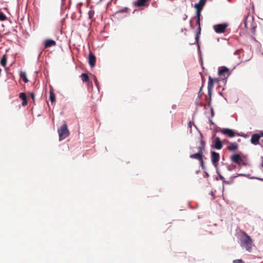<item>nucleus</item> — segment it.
Instances as JSON below:
<instances>
[{
  "mask_svg": "<svg viewBox=\"0 0 263 263\" xmlns=\"http://www.w3.org/2000/svg\"><path fill=\"white\" fill-rule=\"evenodd\" d=\"M200 135V145L198 147V152L197 153L192 154L190 156V157L192 159H195L199 160H201V158L203 157V151L205 148V142L203 140V136L201 133Z\"/></svg>",
  "mask_w": 263,
  "mask_h": 263,
  "instance_id": "f03ea898",
  "label": "nucleus"
},
{
  "mask_svg": "<svg viewBox=\"0 0 263 263\" xmlns=\"http://www.w3.org/2000/svg\"><path fill=\"white\" fill-rule=\"evenodd\" d=\"M65 0H61V5L63 6L65 4Z\"/></svg>",
  "mask_w": 263,
  "mask_h": 263,
  "instance_id": "7c9ffc66",
  "label": "nucleus"
},
{
  "mask_svg": "<svg viewBox=\"0 0 263 263\" xmlns=\"http://www.w3.org/2000/svg\"><path fill=\"white\" fill-rule=\"evenodd\" d=\"M223 182L224 183H225V184H230V182L229 181H225V180H224V181H223Z\"/></svg>",
  "mask_w": 263,
  "mask_h": 263,
  "instance_id": "2f4dec72",
  "label": "nucleus"
},
{
  "mask_svg": "<svg viewBox=\"0 0 263 263\" xmlns=\"http://www.w3.org/2000/svg\"><path fill=\"white\" fill-rule=\"evenodd\" d=\"M128 9L127 8H124V9H120L118 10L117 13H123V12H127Z\"/></svg>",
  "mask_w": 263,
  "mask_h": 263,
  "instance_id": "b1692460",
  "label": "nucleus"
},
{
  "mask_svg": "<svg viewBox=\"0 0 263 263\" xmlns=\"http://www.w3.org/2000/svg\"><path fill=\"white\" fill-rule=\"evenodd\" d=\"M189 126L190 127H192V122L191 121L189 122Z\"/></svg>",
  "mask_w": 263,
  "mask_h": 263,
  "instance_id": "473e14b6",
  "label": "nucleus"
},
{
  "mask_svg": "<svg viewBox=\"0 0 263 263\" xmlns=\"http://www.w3.org/2000/svg\"><path fill=\"white\" fill-rule=\"evenodd\" d=\"M7 18L6 15L2 12L0 11V21H5Z\"/></svg>",
  "mask_w": 263,
  "mask_h": 263,
  "instance_id": "4be33fe9",
  "label": "nucleus"
},
{
  "mask_svg": "<svg viewBox=\"0 0 263 263\" xmlns=\"http://www.w3.org/2000/svg\"><path fill=\"white\" fill-rule=\"evenodd\" d=\"M219 178L221 180H222L223 181H224V178L222 176L220 175Z\"/></svg>",
  "mask_w": 263,
  "mask_h": 263,
  "instance_id": "c756f323",
  "label": "nucleus"
},
{
  "mask_svg": "<svg viewBox=\"0 0 263 263\" xmlns=\"http://www.w3.org/2000/svg\"><path fill=\"white\" fill-rule=\"evenodd\" d=\"M49 99H50V100L51 101V102H52V103L55 102V94L53 92V91L51 90H50V97H49Z\"/></svg>",
  "mask_w": 263,
  "mask_h": 263,
  "instance_id": "6ab92c4d",
  "label": "nucleus"
},
{
  "mask_svg": "<svg viewBox=\"0 0 263 263\" xmlns=\"http://www.w3.org/2000/svg\"><path fill=\"white\" fill-rule=\"evenodd\" d=\"M214 86V81L213 79L211 78V77H209V82L208 84V95H209V102L208 103L209 105H210L211 101V96L212 93V90Z\"/></svg>",
  "mask_w": 263,
  "mask_h": 263,
  "instance_id": "39448f33",
  "label": "nucleus"
},
{
  "mask_svg": "<svg viewBox=\"0 0 263 263\" xmlns=\"http://www.w3.org/2000/svg\"><path fill=\"white\" fill-rule=\"evenodd\" d=\"M228 27L227 24H220L213 26L215 31L218 33H224Z\"/></svg>",
  "mask_w": 263,
  "mask_h": 263,
  "instance_id": "20e7f679",
  "label": "nucleus"
},
{
  "mask_svg": "<svg viewBox=\"0 0 263 263\" xmlns=\"http://www.w3.org/2000/svg\"><path fill=\"white\" fill-rule=\"evenodd\" d=\"M210 123H211V124H214V123L211 120L210 121Z\"/></svg>",
  "mask_w": 263,
  "mask_h": 263,
  "instance_id": "4c0bfd02",
  "label": "nucleus"
},
{
  "mask_svg": "<svg viewBox=\"0 0 263 263\" xmlns=\"http://www.w3.org/2000/svg\"><path fill=\"white\" fill-rule=\"evenodd\" d=\"M240 244L241 247L247 251L251 252L253 246V241L251 237L245 232L240 238Z\"/></svg>",
  "mask_w": 263,
  "mask_h": 263,
  "instance_id": "f257e3e1",
  "label": "nucleus"
},
{
  "mask_svg": "<svg viewBox=\"0 0 263 263\" xmlns=\"http://www.w3.org/2000/svg\"><path fill=\"white\" fill-rule=\"evenodd\" d=\"M233 263H245V262L242 259H239L234 260Z\"/></svg>",
  "mask_w": 263,
  "mask_h": 263,
  "instance_id": "393cba45",
  "label": "nucleus"
},
{
  "mask_svg": "<svg viewBox=\"0 0 263 263\" xmlns=\"http://www.w3.org/2000/svg\"><path fill=\"white\" fill-rule=\"evenodd\" d=\"M199 161L200 162L201 166L203 167V164H204V162H203V157L201 158V160L200 159Z\"/></svg>",
  "mask_w": 263,
  "mask_h": 263,
  "instance_id": "cd10ccee",
  "label": "nucleus"
},
{
  "mask_svg": "<svg viewBox=\"0 0 263 263\" xmlns=\"http://www.w3.org/2000/svg\"><path fill=\"white\" fill-rule=\"evenodd\" d=\"M58 132L60 141L65 139L69 135V132L66 123H64L60 128L58 129Z\"/></svg>",
  "mask_w": 263,
  "mask_h": 263,
  "instance_id": "7ed1b4c3",
  "label": "nucleus"
},
{
  "mask_svg": "<svg viewBox=\"0 0 263 263\" xmlns=\"http://www.w3.org/2000/svg\"><path fill=\"white\" fill-rule=\"evenodd\" d=\"M56 44V42L52 40L47 39L44 41V46L45 48L55 46Z\"/></svg>",
  "mask_w": 263,
  "mask_h": 263,
  "instance_id": "ddd939ff",
  "label": "nucleus"
},
{
  "mask_svg": "<svg viewBox=\"0 0 263 263\" xmlns=\"http://www.w3.org/2000/svg\"><path fill=\"white\" fill-rule=\"evenodd\" d=\"M219 132L225 135L228 136L230 138L234 137L236 135V133L233 130L229 128H222L219 130Z\"/></svg>",
  "mask_w": 263,
  "mask_h": 263,
  "instance_id": "1a4fd4ad",
  "label": "nucleus"
},
{
  "mask_svg": "<svg viewBox=\"0 0 263 263\" xmlns=\"http://www.w3.org/2000/svg\"><path fill=\"white\" fill-rule=\"evenodd\" d=\"M230 159L233 162L236 163L239 165H240L241 163L243 161L242 159L239 154L232 155L230 157Z\"/></svg>",
  "mask_w": 263,
  "mask_h": 263,
  "instance_id": "9d476101",
  "label": "nucleus"
},
{
  "mask_svg": "<svg viewBox=\"0 0 263 263\" xmlns=\"http://www.w3.org/2000/svg\"><path fill=\"white\" fill-rule=\"evenodd\" d=\"M20 75L21 78L23 80L25 83H27L28 82V80L27 78L26 74L25 72L21 71Z\"/></svg>",
  "mask_w": 263,
  "mask_h": 263,
  "instance_id": "a211bd4d",
  "label": "nucleus"
},
{
  "mask_svg": "<svg viewBox=\"0 0 263 263\" xmlns=\"http://www.w3.org/2000/svg\"><path fill=\"white\" fill-rule=\"evenodd\" d=\"M202 87H203V86H202L199 90V93H201V91H202Z\"/></svg>",
  "mask_w": 263,
  "mask_h": 263,
  "instance_id": "72a5a7b5",
  "label": "nucleus"
},
{
  "mask_svg": "<svg viewBox=\"0 0 263 263\" xmlns=\"http://www.w3.org/2000/svg\"><path fill=\"white\" fill-rule=\"evenodd\" d=\"M220 156L219 154L215 152H211V160L212 163L215 167L218 166V163L219 161Z\"/></svg>",
  "mask_w": 263,
  "mask_h": 263,
  "instance_id": "0eeeda50",
  "label": "nucleus"
},
{
  "mask_svg": "<svg viewBox=\"0 0 263 263\" xmlns=\"http://www.w3.org/2000/svg\"><path fill=\"white\" fill-rule=\"evenodd\" d=\"M96 58L95 55L91 52H90L88 54V63L91 67L96 65Z\"/></svg>",
  "mask_w": 263,
  "mask_h": 263,
  "instance_id": "9b49d317",
  "label": "nucleus"
},
{
  "mask_svg": "<svg viewBox=\"0 0 263 263\" xmlns=\"http://www.w3.org/2000/svg\"><path fill=\"white\" fill-rule=\"evenodd\" d=\"M258 179L263 181V178H258Z\"/></svg>",
  "mask_w": 263,
  "mask_h": 263,
  "instance_id": "e433bc0d",
  "label": "nucleus"
},
{
  "mask_svg": "<svg viewBox=\"0 0 263 263\" xmlns=\"http://www.w3.org/2000/svg\"><path fill=\"white\" fill-rule=\"evenodd\" d=\"M222 143L219 137L214 139L212 142V147L216 149H221L222 148Z\"/></svg>",
  "mask_w": 263,
  "mask_h": 263,
  "instance_id": "6e6552de",
  "label": "nucleus"
},
{
  "mask_svg": "<svg viewBox=\"0 0 263 263\" xmlns=\"http://www.w3.org/2000/svg\"><path fill=\"white\" fill-rule=\"evenodd\" d=\"M206 0H199L198 3L195 4V7L196 9L202 10L203 6L205 4Z\"/></svg>",
  "mask_w": 263,
  "mask_h": 263,
  "instance_id": "2eb2a0df",
  "label": "nucleus"
},
{
  "mask_svg": "<svg viewBox=\"0 0 263 263\" xmlns=\"http://www.w3.org/2000/svg\"><path fill=\"white\" fill-rule=\"evenodd\" d=\"M238 148V144L236 143H231L228 146L230 151L234 152Z\"/></svg>",
  "mask_w": 263,
  "mask_h": 263,
  "instance_id": "dca6fc26",
  "label": "nucleus"
},
{
  "mask_svg": "<svg viewBox=\"0 0 263 263\" xmlns=\"http://www.w3.org/2000/svg\"><path fill=\"white\" fill-rule=\"evenodd\" d=\"M261 135L258 134H253L251 138V142L254 145H257L259 144V140L260 138Z\"/></svg>",
  "mask_w": 263,
  "mask_h": 263,
  "instance_id": "f8f14e48",
  "label": "nucleus"
},
{
  "mask_svg": "<svg viewBox=\"0 0 263 263\" xmlns=\"http://www.w3.org/2000/svg\"><path fill=\"white\" fill-rule=\"evenodd\" d=\"M196 24H197V25H198V31L196 32V37H195V40H196V42L198 43V41H199V35H200V32H201V27H200V18H197Z\"/></svg>",
  "mask_w": 263,
  "mask_h": 263,
  "instance_id": "4468645a",
  "label": "nucleus"
},
{
  "mask_svg": "<svg viewBox=\"0 0 263 263\" xmlns=\"http://www.w3.org/2000/svg\"><path fill=\"white\" fill-rule=\"evenodd\" d=\"M95 14V11L93 10H90L88 11V16L90 19H91Z\"/></svg>",
  "mask_w": 263,
  "mask_h": 263,
  "instance_id": "5701e85b",
  "label": "nucleus"
},
{
  "mask_svg": "<svg viewBox=\"0 0 263 263\" xmlns=\"http://www.w3.org/2000/svg\"><path fill=\"white\" fill-rule=\"evenodd\" d=\"M261 136L263 137V132H260Z\"/></svg>",
  "mask_w": 263,
  "mask_h": 263,
  "instance_id": "c9c22d12",
  "label": "nucleus"
},
{
  "mask_svg": "<svg viewBox=\"0 0 263 263\" xmlns=\"http://www.w3.org/2000/svg\"><path fill=\"white\" fill-rule=\"evenodd\" d=\"M218 74L220 76L223 77V79H224L230 75V72L229 69L228 68L224 66H222L219 68L218 70Z\"/></svg>",
  "mask_w": 263,
  "mask_h": 263,
  "instance_id": "423d86ee",
  "label": "nucleus"
},
{
  "mask_svg": "<svg viewBox=\"0 0 263 263\" xmlns=\"http://www.w3.org/2000/svg\"><path fill=\"white\" fill-rule=\"evenodd\" d=\"M81 78L83 82H87L89 81V78L87 73H83L81 75Z\"/></svg>",
  "mask_w": 263,
  "mask_h": 263,
  "instance_id": "f3484780",
  "label": "nucleus"
},
{
  "mask_svg": "<svg viewBox=\"0 0 263 263\" xmlns=\"http://www.w3.org/2000/svg\"><path fill=\"white\" fill-rule=\"evenodd\" d=\"M7 63V58L6 55H4L1 61V64L2 66L5 67Z\"/></svg>",
  "mask_w": 263,
  "mask_h": 263,
  "instance_id": "aec40b11",
  "label": "nucleus"
},
{
  "mask_svg": "<svg viewBox=\"0 0 263 263\" xmlns=\"http://www.w3.org/2000/svg\"><path fill=\"white\" fill-rule=\"evenodd\" d=\"M19 97L20 99H21L23 101L24 100L27 99V97L26 95V93L24 92H21L19 95Z\"/></svg>",
  "mask_w": 263,
  "mask_h": 263,
  "instance_id": "412c9836",
  "label": "nucleus"
},
{
  "mask_svg": "<svg viewBox=\"0 0 263 263\" xmlns=\"http://www.w3.org/2000/svg\"><path fill=\"white\" fill-rule=\"evenodd\" d=\"M95 82L96 84L97 85L98 81H97V80L96 79H95Z\"/></svg>",
  "mask_w": 263,
  "mask_h": 263,
  "instance_id": "f704fd0d",
  "label": "nucleus"
},
{
  "mask_svg": "<svg viewBox=\"0 0 263 263\" xmlns=\"http://www.w3.org/2000/svg\"><path fill=\"white\" fill-rule=\"evenodd\" d=\"M27 99L23 100V102H22V105L23 106H25L27 105Z\"/></svg>",
  "mask_w": 263,
  "mask_h": 263,
  "instance_id": "bb28decb",
  "label": "nucleus"
},
{
  "mask_svg": "<svg viewBox=\"0 0 263 263\" xmlns=\"http://www.w3.org/2000/svg\"><path fill=\"white\" fill-rule=\"evenodd\" d=\"M201 11V10H199V9H196V15H197V18H200V16L201 14H200Z\"/></svg>",
  "mask_w": 263,
  "mask_h": 263,
  "instance_id": "a878e982",
  "label": "nucleus"
},
{
  "mask_svg": "<svg viewBox=\"0 0 263 263\" xmlns=\"http://www.w3.org/2000/svg\"><path fill=\"white\" fill-rule=\"evenodd\" d=\"M30 96H31V98H32V99L34 101V99H35V95L34 94L33 92H31L30 93Z\"/></svg>",
  "mask_w": 263,
  "mask_h": 263,
  "instance_id": "c85d7f7f",
  "label": "nucleus"
}]
</instances>
